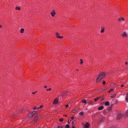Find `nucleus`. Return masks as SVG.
Here are the masks:
<instances>
[{
  "label": "nucleus",
  "instance_id": "1",
  "mask_svg": "<svg viewBox=\"0 0 128 128\" xmlns=\"http://www.w3.org/2000/svg\"><path fill=\"white\" fill-rule=\"evenodd\" d=\"M105 75L106 74L104 72L101 73L97 78L96 80V82H99L102 78L104 77Z\"/></svg>",
  "mask_w": 128,
  "mask_h": 128
},
{
  "label": "nucleus",
  "instance_id": "2",
  "mask_svg": "<svg viewBox=\"0 0 128 128\" xmlns=\"http://www.w3.org/2000/svg\"><path fill=\"white\" fill-rule=\"evenodd\" d=\"M56 38L60 39H62L64 38V36H60V34L58 32H56Z\"/></svg>",
  "mask_w": 128,
  "mask_h": 128
},
{
  "label": "nucleus",
  "instance_id": "3",
  "mask_svg": "<svg viewBox=\"0 0 128 128\" xmlns=\"http://www.w3.org/2000/svg\"><path fill=\"white\" fill-rule=\"evenodd\" d=\"M121 35L123 38H127L128 36L127 33L125 32H122L121 34Z\"/></svg>",
  "mask_w": 128,
  "mask_h": 128
},
{
  "label": "nucleus",
  "instance_id": "4",
  "mask_svg": "<svg viewBox=\"0 0 128 128\" xmlns=\"http://www.w3.org/2000/svg\"><path fill=\"white\" fill-rule=\"evenodd\" d=\"M90 126V124L88 122H87L85 124L84 126V128H89Z\"/></svg>",
  "mask_w": 128,
  "mask_h": 128
},
{
  "label": "nucleus",
  "instance_id": "5",
  "mask_svg": "<svg viewBox=\"0 0 128 128\" xmlns=\"http://www.w3.org/2000/svg\"><path fill=\"white\" fill-rule=\"evenodd\" d=\"M123 116V114H118L117 116V119L118 120H120L121 119Z\"/></svg>",
  "mask_w": 128,
  "mask_h": 128
},
{
  "label": "nucleus",
  "instance_id": "6",
  "mask_svg": "<svg viewBox=\"0 0 128 128\" xmlns=\"http://www.w3.org/2000/svg\"><path fill=\"white\" fill-rule=\"evenodd\" d=\"M58 102V99L57 98H56L53 102V104H57Z\"/></svg>",
  "mask_w": 128,
  "mask_h": 128
},
{
  "label": "nucleus",
  "instance_id": "7",
  "mask_svg": "<svg viewBox=\"0 0 128 128\" xmlns=\"http://www.w3.org/2000/svg\"><path fill=\"white\" fill-rule=\"evenodd\" d=\"M50 14L52 16L54 17L56 14L55 10H53L51 12Z\"/></svg>",
  "mask_w": 128,
  "mask_h": 128
},
{
  "label": "nucleus",
  "instance_id": "8",
  "mask_svg": "<svg viewBox=\"0 0 128 128\" xmlns=\"http://www.w3.org/2000/svg\"><path fill=\"white\" fill-rule=\"evenodd\" d=\"M33 116V115L32 113H29L28 114V116L29 118H32Z\"/></svg>",
  "mask_w": 128,
  "mask_h": 128
},
{
  "label": "nucleus",
  "instance_id": "9",
  "mask_svg": "<svg viewBox=\"0 0 128 128\" xmlns=\"http://www.w3.org/2000/svg\"><path fill=\"white\" fill-rule=\"evenodd\" d=\"M125 20V18H124L121 17L118 18V20L119 22H121L122 21H124Z\"/></svg>",
  "mask_w": 128,
  "mask_h": 128
},
{
  "label": "nucleus",
  "instance_id": "10",
  "mask_svg": "<svg viewBox=\"0 0 128 128\" xmlns=\"http://www.w3.org/2000/svg\"><path fill=\"white\" fill-rule=\"evenodd\" d=\"M38 116H36L34 118V122H36L38 119Z\"/></svg>",
  "mask_w": 128,
  "mask_h": 128
},
{
  "label": "nucleus",
  "instance_id": "11",
  "mask_svg": "<svg viewBox=\"0 0 128 128\" xmlns=\"http://www.w3.org/2000/svg\"><path fill=\"white\" fill-rule=\"evenodd\" d=\"M104 108V107L103 106H99L98 108V110H102Z\"/></svg>",
  "mask_w": 128,
  "mask_h": 128
},
{
  "label": "nucleus",
  "instance_id": "12",
  "mask_svg": "<svg viewBox=\"0 0 128 128\" xmlns=\"http://www.w3.org/2000/svg\"><path fill=\"white\" fill-rule=\"evenodd\" d=\"M24 31V28H21L20 29V32L23 33Z\"/></svg>",
  "mask_w": 128,
  "mask_h": 128
},
{
  "label": "nucleus",
  "instance_id": "13",
  "mask_svg": "<svg viewBox=\"0 0 128 128\" xmlns=\"http://www.w3.org/2000/svg\"><path fill=\"white\" fill-rule=\"evenodd\" d=\"M104 104L106 106H108L110 105V103L108 102H105Z\"/></svg>",
  "mask_w": 128,
  "mask_h": 128
},
{
  "label": "nucleus",
  "instance_id": "14",
  "mask_svg": "<svg viewBox=\"0 0 128 128\" xmlns=\"http://www.w3.org/2000/svg\"><path fill=\"white\" fill-rule=\"evenodd\" d=\"M81 102L83 103H84L86 104V102L85 100H82Z\"/></svg>",
  "mask_w": 128,
  "mask_h": 128
},
{
  "label": "nucleus",
  "instance_id": "15",
  "mask_svg": "<svg viewBox=\"0 0 128 128\" xmlns=\"http://www.w3.org/2000/svg\"><path fill=\"white\" fill-rule=\"evenodd\" d=\"M106 90H107V88H104V89H102L101 90H100V91H99V92H101L102 91Z\"/></svg>",
  "mask_w": 128,
  "mask_h": 128
},
{
  "label": "nucleus",
  "instance_id": "16",
  "mask_svg": "<svg viewBox=\"0 0 128 128\" xmlns=\"http://www.w3.org/2000/svg\"><path fill=\"white\" fill-rule=\"evenodd\" d=\"M116 94H114L112 95L111 96V98H114V97H115L116 96Z\"/></svg>",
  "mask_w": 128,
  "mask_h": 128
},
{
  "label": "nucleus",
  "instance_id": "17",
  "mask_svg": "<svg viewBox=\"0 0 128 128\" xmlns=\"http://www.w3.org/2000/svg\"><path fill=\"white\" fill-rule=\"evenodd\" d=\"M16 10H20V7H18L16 6Z\"/></svg>",
  "mask_w": 128,
  "mask_h": 128
},
{
  "label": "nucleus",
  "instance_id": "18",
  "mask_svg": "<svg viewBox=\"0 0 128 128\" xmlns=\"http://www.w3.org/2000/svg\"><path fill=\"white\" fill-rule=\"evenodd\" d=\"M37 112L34 111H33L32 112V114L33 115V116H34V114H36Z\"/></svg>",
  "mask_w": 128,
  "mask_h": 128
},
{
  "label": "nucleus",
  "instance_id": "19",
  "mask_svg": "<svg viewBox=\"0 0 128 128\" xmlns=\"http://www.w3.org/2000/svg\"><path fill=\"white\" fill-rule=\"evenodd\" d=\"M79 114L81 116H83V115L84 114V112H80Z\"/></svg>",
  "mask_w": 128,
  "mask_h": 128
},
{
  "label": "nucleus",
  "instance_id": "20",
  "mask_svg": "<svg viewBox=\"0 0 128 128\" xmlns=\"http://www.w3.org/2000/svg\"><path fill=\"white\" fill-rule=\"evenodd\" d=\"M104 28H103L102 29H101V31H100V32L101 33H103L104 32Z\"/></svg>",
  "mask_w": 128,
  "mask_h": 128
},
{
  "label": "nucleus",
  "instance_id": "21",
  "mask_svg": "<svg viewBox=\"0 0 128 128\" xmlns=\"http://www.w3.org/2000/svg\"><path fill=\"white\" fill-rule=\"evenodd\" d=\"M65 128H69L70 126L68 124H66L65 127Z\"/></svg>",
  "mask_w": 128,
  "mask_h": 128
},
{
  "label": "nucleus",
  "instance_id": "22",
  "mask_svg": "<svg viewBox=\"0 0 128 128\" xmlns=\"http://www.w3.org/2000/svg\"><path fill=\"white\" fill-rule=\"evenodd\" d=\"M99 98V97H97L96 98H95L94 100V101L95 102Z\"/></svg>",
  "mask_w": 128,
  "mask_h": 128
},
{
  "label": "nucleus",
  "instance_id": "23",
  "mask_svg": "<svg viewBox=\"0 0 128 128\" xmlns=\"http://www.w3.org/2000/svg\"><path fill=\"white\" fill-rule=\"evenodd\" d=\"M83 62L82 61V59H81L80 60V64H83Z\"/></svg>",
  "mask_w": 128,
  "mask_h": 128
},
{
  "label": "nucleus",
  "instance_id": "24",
  "mask_svg": "<svg viewBox=\"0 0 128 128\" xmlns=\"http://www.w3.org/2000/svg\"><path fill=\"white\" fill-rule=\"evenodd\" d=\"M52 90V89L51 88H48V89H47L46 90L47 91H50L51 90Z\"/></svg>",
  "mask_w": 128,
  "mask_h": 128
},
{
  "label": "nucleus",
  "instance_id": "25",
  "mask_svg": "<svg viewBox=\"0 0 128 128\" xmlns=\"http://www.w3.org/2000/svg\"><path fill=\"white\" fill-rule=\"evenodd\" d=\"M110 91L111 92V91L114 92V90L112 88H110Z\"/></svg>",
  "mask_w": 128,
  "mask_h": 128
},
{
  "label": "nucleus",
  "instance_id": "26",
  "mask_svg": "<svg viewBox=\"0 0 128 128\" xmlns=\"http://www.w3.org/2000/svg\"><path fill=\"white\" fill-rule=\"evenodd\" d=\"M64 120V119L63 118H60L59 119V121L60 122H62Z\"/></svg>",
  "mask_w": 128,
  "mask_h": 128
},
{
  "label": "nucleus",
  "instance_id": "27",
  "mask_svg": "<svg viewBox=\"0 0 128 128\" xmlns=\"http://www.w3.org/2000/svg\"><path fill=\"white\" fill-rule=\"evenodd\" d=\"M42 107V106L41 105L40 107H38L37 108L38 109H39L40 108H41Z\"/></svg>",
  "mask_w": 128,
  "mask_h": 128
},
{
  "label": "nucleus",
  "instance_id": "28",
  "mask_svg": "<svg viewBox=\"0 0 128 128\" xmlns=\"http://www.w3.org/2000/svg\"><path fill=\"white\" fill-rule=\"evenodd\" d=\"M72 128H75V127L73 126L74 122L73 121H72Z\"/></svg>",
  "mask_w": 128,
  "mask_h": 128
},
{
  "label": "nucleus",
  "instance_id": "29",
  "mask_svg": "<svg viewBox=\"0 0 128 128\" xmlns=\"http://www.w3.org/2000/svg\"><path fill=\"white\" fill-rule=\"evenodd\" d=\"M88 103L90 104H92L93 103V102L92 101H90Z\"/></svg>",
  "mask_w": 128,
  "mask_h": 128
},
{
  "label": "nucleus",
  "instance_id": "30",
  "mask_svg": "<svg viewBox=\"0 0 128 128\" xmlns=\"http://www.w3.org/2000/svg\"><path fill=\"white\" fill-rule=\"evenodd\" d=\"M74 117H72L71 118V120H70V121L72 120H74Z\"/></svg>",
  "mask_w": 128,
  "mask_h": 128
},
{
  "label": "nucleus",
  "instance_id": "31",
  "mask_svg": "<svg viewBox=\"0 0 128 128\" xmlns=\"http://www.w3.org/2000/svg\"><path fill=\"white\" fill-rule=\"evenodd\" d=\"M127 96L126 97V100L128 101V95H126Z\"/></svg>",
  "mask_w": 128,
  "mask_h": 128
},
{
  "label": "nucleus",
  "instance_id": "32",
  "mask_svg": "<svg viewBox=\"0 0 128 128\" xmlns=\"http://www.w3.org/2000/svg\"><path fill=\"white\" fill-rule=\"evenodd\" d=\"M102 84L104 85L106 84V82L104 81H103Z\"/></svg>",
  "mask_w": 128,
  "mask_h": 128
},
{
  "label": "nucleus",
  "instance_id": "33",
  "mask_svg": "<svg viewBox=\"0 0 128 128\" xmlns=\"http://www.w3.org/2000/svg\"><path fill=\"white\" fill-rule=\"evenodd\" d=\"M126 116H128V110L126 112Z\"/></svg>",
  "mask_w": 128,
  "mask_h": 128
},
{
  "label": "nucleus",
  "instance_id": "34",
  "mask_svg": "<svg viewBox=\"0 0 128 128\" xmlns=\"http://www.w3.org/2000/svg\"><path fill=\"white\" fill-rule=\"evenodd\" d=\"M62 126H58V128H62Z\"/></svg>",
  "mask_w": 128,
  "mask_h": 128
},
{
  "label": "nucleus",
  "instance_id": "35",
  "mask_svg": "<svg viewBox=\"0 0 128 128\" xmlns=\"http://www.w3.org/2000/svg\"><path fill=\"white\" fill-rule=\"evenodd\" d=\"M76 112V110H74L73 111V113H75V112Z\"/></svg>",
  "mask_w": 128,
  "mask_h": 128
},
{
  "label": "nucleus",
  "instance_id": "36",
  "mask_svg": "<svg viewBox=\"0 0 128 128\" xmlns=\"http://www.w3.org/2000/svg\"><path fill=\"white\" fill-rule=\"evenodd\" d=\"M32 92V94H35L36 92Z\"/></svg>",
  "mask_w": 128,
  "mask_h": 128
},
{
  "label": "nucleus",
  "instance_id": "37",
  "mask_svg": "<svg viewBox=\"0 0 128 128\" xmlns=\"http://www.w3.org/2000/svg\"><path fill=\"white\" fill-rule=\"evenodd\" d=\"M124 84H123L121 86V87H124Z\"/></svg>",
  "mask_w": 128,
  "mask_h": 128
},
{
  "label": "nucleus",
  "instance_id": "38",
  "mask_svg": "<svg viewBox=\"0 0 128 128\" xmlns=\"http://www.w3.org/2000/svg\"><path fill=\"white\" fill-rule=\"evenodd\" d=\"M69 106V105H68V104H67V105H66V106H65V107H66V108H67L68 107V106Z\"/></svg>",
  "mask_w": 128,
  "mask_h": 128
},
{
  "label": "nucleus",
  "instance_id": "39",
  "mask_svg": "<svg viewBox=\"0 0 128 128\" xmlns=\"http://www.w3.org/2000/svg\"><path fill=\"white\" fill-rule=\"evenodd\" d=\"M47 88V86H44V88Z\"/></svg>",
  "mask_w": 128,
  "mask_h": 128
},
{
  "label": "nucleus",
  "instance_id": "40",
  "mask_svg": "<svg viewBox=\"0 0 128 128\" xmlns=\"http://www.w3.org/2000/svg\"><path fill=\"white\" fill-rule=\"evenodd\" d=\"M2 27V26L1 25H0V28H1Z\"/></svg>",
  "mask_w": 128,
  "mask_h": 128
},
{
  "label": "nucleus",
  "instance_id": "41",
  "mask_svg": "<svg viewBox=\"0 0 128 128\" xmlns=\"http://www.w3.org/2000/svg\"><path fill=\"white\" fill-rule=\"evenodd\" d=\"M36 107H34V110H36Z\"/></svg>",
  "mask_w": 128,
  "mask_h": 128
},
{
  "label": "nucleus",
  "instance_id": "42",
  "mask_svg": "<svg viewBox=\"0 0 128 128\" xmlns=\"http://www.w3.org/2000/svg\"><path fill=\"white\" fill-rule=\"evenodd\" d=\"M125 64H128V62H125Z\"/></svg>",
  "mask_w": 128,
  "mask_h": 128
},
{
  "label": "nucleus",
  "instance_id": "43",
  "mask_svg": "<svg viewBox=\"0 0 128 128\" xmlns=\"http://www.w3.org/2000/svg\"><path fill=\"white\" fill-rule=\"evenodd\" d=\"M108 93H110L111 92V91H110V90L108 91Z\"/></svg>",
  "mask_w": 128,
  "mask_h": 128
},
{
  "label": "nucleus",
  "instance_id": "44",
  "mask_svg": "<svg viewBox=\"0 0 128 128\" xmlns=\"http://www.w3.org/2000/svg\"><path fill=\"white\" fill-rule=\"evenodd\" d=\"M76 70L77 71H78V69H77Z\"/></svg>",
  "mask_w": 128,
  "mask_h": 128
},
{
  "label": "nucleus",
  "instance_id": "45",
  "mask_svg": "<svg viewBox=\"0 0 128 128\" xmlns=\"http://www.w3.org/2000/svg\"><path fill=\"white\" fill-rule=\"evenodd\" d=\"M64 116H66V115L64 114Z\"/></svg>",
  "mask_w": 128,
  "mask_h": 128
},
{
  "label": "nucleus",
  "instance_id": "46",
  "mask_svg": "<svg viewBox=\"0 0 128 128\" xmlns=\"http://www.w3.org/2000/svg\"><path fill=\"white\" fill-rule=\"evenodd\" d=\"M128 95V93L126 94V95Z\"/></svg>",
  "mask_w": 128,
  "mask_h": 128
},
{
  "label": "nucleus",
  "instance_id": "47",
  "mask_svg": "<svg viewBox=\"0 0 128 128\" xmlns=\"http://www.w3.org/2000/svg\"><path fill=\"white\" fill-rule=\"evenodd\" d=\"M68 124H70V122H69L68 121Z\"/></svg>",
  "mask_w": 128,
  "mask_h": 128
},
{
  "label": "nucleus",
  "instance_id": "48",
  "mask_svg": "<svg viewBox=\"0 0 128 128\" xmlns=\"http://www.w3.org/2000/svg\"><path fill=\"white\" fill-rule=\"evenodd\" d=\"M103 99H102V100H101L102 101L103 100Z\"/></svg>",
  "mask_w": 128,
  "mask_h": 128
}]
</instances>
